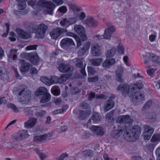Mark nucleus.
<instances>
[{
	"instance_id": "obj_1",
	"label": "nucleus",
	"mask_w": 160,
	"mask_h": 160,
	"mask_svg": "<svg viewBox=\"0 0 160 160\" xmlns=\"http://www.w3.org/2000/svg\"><path fill=\"white\" fill-rule=\"evenodd\" d=\"M118 123H126V127H124L117 133V136H120L122 134L128 141L134 142L138 138V135L141 133L140 129L139 126L135 125L132 128V131H131V124L132 120L128 115L122 116L118 117L116 120Z\"/></svg>"
},
{
	"instance_id": "obj_2",
	"label": "nucleus",
	"mask_w": 160,
	"mask_h": 160,
	"mask_svg": "<svg viewBox=\"0 0 160 160\" xmlns=\"http://www.w3.org/2000/svg\"><path fill=\"white\" fill-rule=\"evenodd\" d=\"M142 83L140 82H135L131 84L129 86L125 85H121L117 88L118 90L123 91V94L125 97L128 95L130 98L132 102L137 105L140 103L144 99L143 95L141 94L138 90L143 87Z\"/></svg>"
},
{
	"instance_id": "obj_3",
	"label": "nucleus",
	"mask_w": 160,
	"mask_h": 160,
	"mask_svg": "<svg viewBox=\"0 0 160 160\" xmlns=\"http://www.w3.org/2000/svg\"><path fill=\"white\" fill-rule=\"evenodd\" d=\"M28 5L31 6L35 9L39 7H45V11L47 13L52 15L53 11L55 8L54 4L51 2H46L43 0H40L38 2L32 0L29 1L28 2Z\"/></svg>"
},
{
	"instance_id": "obj_4",
	"label": "nucleus",
	"mask_w": 160,
	"mask_h": 160,
	"mask_svg": "<svg viewBox=\"0 0 160 160\" xmlns=\"http://www.w3.org/2000/svg\"><path fill=\"white\" fill-rule=\"evenodd\" d=\"M141 58L148 67H158L160 65V58L154 54L147 52L145 55H142Z\"/></svg>"
},
{
	"instance_id": "obj_5",
	"label": "nucleus",
	"mask_w": 160,
	"mask_h": 160,
	"mask_svg": "<svg viewBox=\"0 0 160 160\" xmlns=\"http://www.w3.org/2000/svg\"><path fill=\"white\" fill-rule=\"evenodd\" d=\"M19 91L18 98L22 104H27L29 101L31 92L28 90L27 86L22 85L19 86Z\"/></svg>"
},
{
	"instance_id": "obj_6",
	"label": "nucleus",
	"mask_w": 160,
	"mask_h": 160,
	"mask_svg": "<svg viewBox=\"0 0 160 160\" xmlns=\"http://www.w3.org/2000/svg\"><path fill=\"white\" fill-rule=\"evenodd\" d=\"M47 29V27L44 24L41 23L38 25L37 28L34 25H30L28 27V31L30 33H35L37 38H43Z\"/></svg>"
},
{
	"instance_id": "obj_7",
	"label": "nucleus",
	"mask_w": 160,
	"mask_h": 160,
	"mask_svg": "<svg viewBox=\"0 0 160 160\" xmlns=\"http://www.w3.org/2000/svg\"><path fill=\"white\" fill-rule=\"evenodd\" d=\"M21 55L22 58L28 61L33 64L36 65L39 61V59L36 52L28 53L23 52Z\"/></svg>"
},
{
	"instance_id": "obj_8",
	"label": "nucleus",
	"mask_w": 160,
	"mask_h": 160,
	"mask_svg": "<svg viewBox=\"0 0 160 160\" xmlns=\"http://www.w3.org/2000/svg\"><path fill=\"white\" fill-rule=\"evenodd\" d=\"M74 29L75 32L80 36L83 42L87 40L88 37L85 34L86 30L83 26L79 25H75Z\"/></svg>"
},
{
	"instance_id": "obj_9",
	"label": "nucleus",
	"mask_w": 160,
	"mask_h": 160,
	"mask_svg": "<svg viewBox=\"0 0 160 160\" xmlns=\"http://www.w3.org/2000/svg\"><path fill=\"white\" fill-rule=\"evenodd\" d=\"M30 135L28 134L27 130H22L18 132L17 134L13 137V140L20 141L28 138Z\"/></svg>"
},
{
	"instance_id": "obj_10",
	"label": "nucleus",
	"mask_w": 160,
	"mask_h": 160,
	"mask_svg": "<svg viewBox=\"0 0 160 160\" xmlns=\"http://www.w3.org/2000/svg\"><path fill=\"white\" fill-rule=\"evenodd\" d=\"M67 32V30L66 29L57 28L53 29L50 34L52 38L56 39L62 33Z\"/></svg>"
},
{
	"instance_id": "obj_11",
	"label": "nucleus",
	"mask_w": 160,
	"mask_h": 160,
	"mask_svg": "<svg viewBox=\"0 0 160 160\" xmlns=\"http://www.w3.org/2000/svg\"><path fill=\"white\" fill-rule=\"evenodd\" d=\"M78 20L77 17L70 18L68 19L64 18L60 21V24L62 26L67 28L69 25L75 23Z\"/></svg>"
},
{
	"instance_id": "obj_12",
	"label": "nucleus",
	"mask_w": 160,
	"mask_h": 160,
	"mask_svg": "<svg viewBox=\"0 0 160 160\" xmlns=\"http://www.w3.org/2000/svg\"><path fill=\"white\" fill-rule=\"evenodd\" d=\"M84 126L90 128L92 132L95 134L101 136L104 134L103 130L101 127L94 125L90 127V125H89V124H88L87 126L85 125Z\"/></svg>"
},
{
	"instance_id": "obj_13",
	"label": "nucleus",
	"mask_w": 160,
	"mask_h": 160,
	"mask_svg": "<svg viewBox=\"0 0 160 160\" xmlns=\"http://www.w3.org/2000/svg\"><path fill=\"white\" fill-rule=\"evenodd\" d=\"M19 68L21 72H28L31 67V65L28 62L23 60L19 61Z\"/></svg>"
},
{
	"instance_id": "obj_14",
	"label": "nucleus",
	"mask_w": 160,
	"mask_h": 160,
	"mask_svg": "<svg viewBox=\"0 0 160 160\" xmlns=\"http://www.w3.org/2000/svg\"><path fill=\"white\" fill-rule=\"evenodd\" d=\"M53 134V132H51L42 135L35 136L33 137V140L35 141L39 142L50 139Z\"/></svg>"
},
{
	"instance_id": "obj_15",
	"label": "nucleus",
	"mask_w": 160,
	"mask_h": 160,
	"mask_svg": "<svg viewBox=\"0 0 160 160\" xmlns=\"http://www.w3.org/2000/svg\"><path fill=\"white\" fill-rule=\"evenodd\" d=\"M144 131L142 133V136L146 140H149L152 134L154 132V129L147 125L144 126Z\"/></svg>"
},
{
	"instance_id": "obj_16",
	"label": "nucleus",
	"mask_w": 160,
	"mask_h": 160,
	"mask_svg": "<svg viewBox=\"0 0 160 160\" xmlns=\"http://www.w3.org/2000/svg\"><path fill=\"white\" fill-rule=\"evenodd\" d=\"M151 141L154 143V145H149V148L150 149L153 150L156 145L160 141V134H154L152 136Z\"/></svg>"
},
{
	"instance_id": "obj_17",
	"label": "nucleus",
	"mask_w": 160,
	"mask_h": 160,
	"mask_svg": "<svg viewBox=\"0 0 160 160\" xmlns=\"http://www.w3.org/2000/svg\"><path fill=\"white\" fill-rule=\"evenodd\" d=\"M91 53L95 56H99L101 54V48L98 44H93L91 47Z\"/></svg>"
},
{
	"instance_id": "obj_18",
	"label": "nucleus",
	"mask_w": 160,
	"mask_h": 160,
	"mask_svg": "<svg viewBox=\"0 0 160 160\" xmlns=\"http://www.w3.org/2000/svg\"><path fill=\"white\" fill-rule=\"evenodd\" d=\"M37 118H31L24 123L25 127L27 128H30L33 127L37 123Z\"/></svg>"
},
{
	"instance_id": "obj_19",
	"label": "nucleus",
	"mask_w": 160,
	"mask_h": 160,
	"mask_svg": "<svg viewBox=\"0 0 160 160\" xmlns=\"http://www.w3.org/2000/svg\"><path fill=\"white\" fill-rule=\"evenodd\" d=\"M101 117L98 113L96 112H93L91 119L88 121V124L90 125L91 123H97L101 120Z\"/></svg>"
},
{
	"instance_id": "obj_20",
	"label": "nucleus",
	"mask_w": 160,
	"mask_h": 160,
	"mask_svg": "<svg viewBox=\"0 0 160 160\" xmlns=\"http://www.w3.org/2000/svg\"><path fill=\"white\" fill-rule=\"evenodd\" d=\"M17 49H12L10 51V53L8 54V61L11 62L12 60H16L18 57V54L17 53Z\"/></svg>"
},
{
	"instance_id": "obj_21",
	"label": "nucleus",
	"mask_w": 160,
	"mask_h": 160,
	"mask_svg": "<svg viewBox=\"0 0 160 160\" xmlns=\"http://www.w3.org/2000/svg\"><path fill=\"white\" fill-rule=\"evenodd\" d=\"M16 32L20 38L25 39L28 38L30 37V35L29 34L20 28H18L16 29Z\"/></svg>"
},
{
	"instance_id": "obj_22",
	"label": "nucleus",
	"mask_w": 160,
	"mask_h": 160,
	"mask_svg": "<svg viewBox=\"0 0 160 160\" xmlns=\"http://www.w3.org/2000/svg\"><path fill=\"white\" fill-rule=\"evenodd\" d=\"M86 25L89 27H96L98 25L97 22L91 17L88 18L85 22Z\"/></svg>"
},
{
	"instance_id": "obj_23",
	"label": "nucleus",
	"mask_w": 160,
	"mask_h": 160,
	"mask_svg": "<svg viewBox=\"0 0 160 160\" xmlns=\"http://www.w3.org/2000/svg\"><path fill=\"white\" fill-rule=\"evenodd\" d=\"M66 34L67 36L73 37L75 39L78 47L80 46L82 44V41L80 38L76 35H75L74 33L70 32H67Z\"/></svg>"
},
{
	"instance_id": "obj_24",
	"label": "nucleus",
	"mask_w": 160,
	"mask_h": 160,
	"mask_svg": "<svg viewBox=\"0 0 160 160\" xmlns=\"http://www.w3.org/2000/svg\"><path fill=\"white\" fill-rule=\"evenodd\" d=\"M58 69L61 72H68L70 70V68L67 65L62 63H60L59 62H58Z\"/></svg>"
},
{
	"instance_id": "obj_25",
	"label": "nucleus",
	"mask_w": 160,
	"mask_h": 160,
	"mask_svg": "<svg viewBox=\"0 0 160 160\" xmlns=\"http://www.w3.org/2000/svg\"><path fill=\"white\" fill-rule=\"evenodd\" d=\"M40 79L42 82L48 86L51 85L54 83H57V82H54L52 81V78L51 79L44 76L41 77Z\"/></svg>"
},
{
	"instance_id": "obj_26",
	"label": "nucleus",
	"mask_w": 160,
	"mask_h": 160,
	"mask_svg": "<svg viewBox=\"0 0 160 160\" xmlns=\"http://www.w3.org/2000/svg\"><path fill=\"white\" fill-rule=\"evenodd\" d=\"M123 70V68L121 67L116 71V78L118 81L120 82H122L123 81V79L122 77V74Z\"/></svg>"
},
{
	"instance_id": "obj_27",
	"label": "nucleus",
	"mask_w": 160,
	"mask_h": 160,
	"mask_svg": "<svg viewBox=\"0 0 160 160\" xmlns=\"http://www.w3.org/2000/svg\"><path fill=\"white\" fill-rule=\"evenodd\" d=\"M48 90L44 87H40L36 91L35 94L36 96L44 95L48 93Z\"/></svg>"
},
{
	"instance_id": "obj_28",
	"label": "nucleus",
	"mask_w": 160,
	"mask_h": 160,
	"mask_svg": "<svg viewBox=\"0 0 160 160\" xmlns=\"http://www.w3.org/2000/svg\"><path fill=\"white\" fill-rule=\"evenodd\" d=\"M61 43L63 45H75V44L73 40L72 39L69 38H65L62 39Z\"/></svg>"
},
{
	"instance_id": "obj_29",
	"label": "nucleus",
	"mask_w": 160,
	"mask_h": 160,
	"mask_svg": "<svg viewBox=\"0 0 160 160\" xmlns=\"http://www.w3.org/2000/svg\"><path fill=\"white\" fill-rule=\"evenodd\" d=\"M90 46V42H87L85 44L83 47L79 50L78 52V54L80 56L83 55L87 50H88Z\"/></svg>"
},
{
	"instance_id": "obj_30",
	"label": "nucleus",
	"mask_w": 160,
	"mask_h": 160,
	"mask_svg": "<svg viewBox=\"0 0 160 160\" xmlns=\"http://www.w3.org/2000/svg\"><path fill=\"white\" fill-rule=\"evenodd\" d=\"M18 2V8L20 10H23L26 7V2L27 0H16Z\"/></svg>"
},
{
	"instance_id": "obj_31",
	"label": "nucleus",
	"mask_w": 160,
	"mask_h": 160,
	"mask_svg": "<svg viewBox=\"0 0 160 160\" xmlns=\"http://www.w3.org/2000/svg\"><path fill=\"white\" fill-rule=\"evenodd\" d=\"M110 52L109 51H108L106 54V60L103 63V67L105 68H108L110 66Z\"/></svg>"
},
{
	"instance_id": "obj_32",
	"label": "nucleus",
	"mask_w": 160,
	"mask_h": 160,
	"mask_svg": "<svg viewBox=\"0 0 160 160\" xmlns=\"http://www.w3.org/2000/svg\"><path fill=\"white\" fill-rule=\"evenodd\" d=\"M51 98L50 94L49 93H46L43 95V96L40 100V102L41 103H46L49 101Z\"/></svg>"
},
{
	"instance_id": "obj_33",
	"label": "nucleus",
	"mask_w": 160,
	"mask_h": 160,
	"mask_svg": "<svg viewBox=\"0 0 160 160\" xmlns=\"http://www.w3.org/2000/svg\"><path fill=\"white\" fill-rule=\"evenodd\" d=\"M37 108L31 107V108H25L24 109V112L27 115H32L33 112L35 111Z\"/></svg>"
},
{
	"instance_id": "obj_34",
	"label": "nucleus",
	"mask_w": 160,
	"mask_h": 160,
	"mask_svg": "<svg viewBox=\"0 0 160 160\" xmlns=\"http://www.w3.org/2000/svg\"><path fill=\"white\" fill-rule=\"evenodd\" d=\"M52 93L55 96H58L60 94V91L58 87L55 86L53 87L51 89Z\"/></svg>"
},
{
	"instance_id": "obj_35",
	"label": "nucleus",
	"mask_w": 160,
	"mask_h": 160,
	"mask_svg": "<svg viewBox=\"0 0 160 160\" xmlns=\"http://www.w3.org/2000/svg\"><path fill=\"white\" fill-rule=\"evenodd\" d=\"M117 51L119 54H123L124 52V48L121 43H119L117 47Z\"/></svg>"
},
{
	"instance_id": "obj_36",
	"label": "nucleus",
	"mask_w": 160,
	"mask_h": 160,
	"mask_svg": "<svg viewBox=\"0 0 160 160\" xmlns=\"http://www.w3.org/2000/svg\"><path fill=\"white\" fill-rule=\"evenodd\" d=\"M102 62V60L101 58H98L92 59L91 61V63L93 65L97 66L100 65Z\"/></svg>"
},
{
	"instance_id": "obj_37",
	"label": "nucleus",
	"mask_w": 160,
	"mask_h": 160,
	"mask_svg": "<svg viewBox=\"0 0 160 160\" xmlns=\"http://www.w3.org/2000/svg\"><path fill=\"white\" fill-rule=\"evenodd\" d=\"M95 98L98 99H102L104 98V96L102 94L95 95V94L93 92H91L89 94V98Z\"/></svg>"
},
{
	"instance_id": "obj_38",
	"label": "nucleus",
	"mask_w": 160,
	"mask_h": 160,
	"mask_svg": "<svg viewBox=\"0 0 160 160\" xmlns=\"http://www.w3.org/2000/svg\"><path fill=\"white\" fill-rule=\"evenodd\" d=\"M103 36L105 39H109L110 38V29L109 28L105 30Z\"/></svg>"
},
{
	"instance_id": "obj_39",
	"label": "nucleus",
	"mask_w": 160,
	"mask_h": 160,
	"mask_svg": "<svg viewBox=\"0 0 160 160\" xmlns=\"http://www.w3.org/2000/svg\"><path fill=\"white\" fill-rule=\"evenodd\" d=\"M80 106L82 108H87L88 109V112L87 114L89 115L91 113L90 109L89 108V106L88 105L86 102H82L80 104Z\"/></svg>"
},
{
	"instance_id": "obj_40",
	"label": "nucleus",
	"mask_w": 160,
	"mask_h": 160,
	"mask_svg": "<svg viewBox=\"0 0 160 160\" xmlns=\"http://www.w3.org/2000/svg\"><path fill=\"white\" fill-rule=\"evenodd\" d=\"M157 37V33L154 32L149 36V40L150 42H153L155 41Z\"/></svg>"
},
{
	"instance_id": "obj_41",
	"label": "nucleus",
	"mask_w": 160,
	"mask_h": 160,
	"mask_svg": "<svg viewBox=\"0 0 160 160\" xmlns=\"http://www.w3.org/2000/svg\"><path fill=\"white\" fill-rule=\"evenodd\" d=\"M8 108H11L14 112H18L20 111V110L17 108L15 106L12 104L10 103L8 104Z\"/></svg>"
},
{
	"instance_id": "obj_42",
	"label": "nucleus",
	"mask_w": 160,
	"mask_h": 160,
	"mask_svg": "<svg viewBox=\"0 0 160 160\" xmlns=\"http://www.w3.org/2000/svg\"><path fill=\"white\" fill-rule=\"evenodd\" d=\"M136 73H135L133 76V78L138 79L139 81H140L143 78V77L140 75L138 72L137 70L135 71Z\"/></svg>"
},
{
	"instance_id": "obj_43",
	"label": "nucleus",
	"mask_w": 160,
	"mask_h": 160,
	"mask_svg": "<svg viewBox=\"0 0 160 160\" xmlns=\"http://www.w3.org/2000/svg\"><path fill=\"white\" fill-rule=\"evenodd\" d=\"M157 68H155V69L153 68H151L147 70V73L149 75L151 76H152L155 71L157 70Z\"/></svg>"
},
{
	"instance_id": "obj_44",
	"label": "nucleus",
	"mask_w": 160,
	"mask_h": 160,
	"mask_svg": "<svg viewBox=\"0 0 160 160\" xmlns=\"http://www.w3.org/2000/svg\"><path fill=\"white\" fill-rule=\"evenodd\" d=\"M76 60L77 62L75 64L76 66L78 68H81L83 66L82 60L79 59H77Z\"/></svg>"
},
{
	"instance_id": "obj_45",
	"label": "nucleus",
	"mask_w": 160,
	"mask_h": 160,
	"mask_svg": "<svg viewBox=\"0 0 160 160\" xmlns=\"http://www.w3.org/2000/svg\"><path fill=\"white\" fill-rule=\"evenodd\" d=\"M88 74L89 75L92 76L94 75L95 72V71L94 70L93 68L90 67H88Z\"/></svg>"
},
{
	"instance_id": "obj_46",
	"label": "nucleus",
	"mask_w": 160,
	"mask_h": 160,
	"mask_svg": "<svg viewBox=\"0 0 160 160\" xmlns=\"http://www.w3.org/2000/svg\"><path fill=\"white\" fill-rule=\"evenodd\" d=\"M37 46L36 45H32L27 46L26 48V50H36L37 48Z\"/></svg>"
},
{
	"instance_id": "obj_47",
	"label": "nucleus",
	"mask_w": 160,
	"mask_h": 160,
	"mask_svg": "<svg viewBox=\"0 0 160 160\" xmlns=\"http://www.w3.org/2000/svg\"><path fill=\"white\" fill-rule=\"evenodd\" d=\"M155 153L156 155L157 156V160H160V147L156 148Z\"/></svg>"
},
{
	"instance_id": "obj_48",
	"label": "nucleus",
	"mask_w": 160,
	"mask_h": 160,
	"mask_svg": "<svg viewBox=\"0 0 160 160\" xmlns=\"http://www.w3.org/2000/svg\"><path fill=\"white\" fill-rule=\"evenodd\" d=\"M154 86H155V88L157 89H160V80H158L157 81H154L153 84Z\"/></svg>"
},
{
	"instance_id": "obj_49",
	"label": "nucleus",
	"mask_w": 160,
	"mask_h": 160,
	"mask_svg": "<svg viewBox=\"0 0 160 160\" xmlns=\"http://www.w3.org/2000/svg\"><path fill=\"white\" fill-rule=\"evenodd\" d=\"M110 109V102L108 101V102L105 104L104 106V109L105 111H107Z\"/></svg>"
},
{
	"instance_id": "obj_50",
	"label": "nucleus",
	"mask_w": 160,
	"mask_h": 160,
	"mask_svg": "<svg viewBox=\"0 0 160 160\" xmlns=\"http://www.w3.org/2000/svg\"><path fill=\"white\" fill-rule=\"evenodd\" d=\"M28 12V11H26V10L23 11H19L17 10H15L14 11V13L17 15L19 14H25L27 13Z\"/></svg>"
},
{
	"instance_id": "obj_51",
	"label": "nucleus",
	"mask_w": 160,
	"mask_h": 160,
	"mask_svg": "<svg viewBox=\"0 0 160 160\" xmlns=\"http://www.w3.org/2000/svg\"><path fill=\"white\" fill-rule=\"evenodd\" d=\"M70 8L74 12H76L79 11L78 8L74 5H70Z\"/></svg>"
},
{
	"instance_id": "obj_52",
	"label": "nucleus",
	"mask_w": 160,
	"mask_h": 160,
	"mask_svg": "<svg viewBox=\"0 0 160 160\" xmlns=\"http://www.w3.org/2000/svg\"><path fill=\"white\" fill-rule=\"evenodd\" d=\"M58 10L60 12L63 13H65L67 11V7L65 6H62L59 8L58 9Z\"/></svg>"
},
{
	"instance_id": "obj_53",
	"label": "nucleus",
	"mask_w": 160,
	"mask_h": 160,
	"mask_svg": "<svg viewBox=\"0 0 160 160\" xmlns=\"http://www.w3.org/2000/svg\"><path fill=\"white\" fill-rule=\"evenodd\" d=\"M98 80V77L97 76H96L93 77L89 78H88V81L89 82H95Z\"/></svg>"
},
{
	"instance_id": "obj_54",
	"label": "nucleus",
	"mask_w": 160,
	"mask_h": 160,
	"mask_svg": "<svg viewBox=\"0 0 160 160\" xmlns=\"http://www.w3.org/2000/svg\"><path fill=\"white\" fill-rule=\"evenodd\" d=\"M37 152L39 154L40 158L42 160H43L46 158L47 156L45 154L39 153L40 151H37Z\"/></svg>"
},
{
	"instance_id": "obj_55",
	"label": "nucleus",
	"mask_w": 160,
	"mask_h": 160,
	"mask_svg": "<svg viewBox=\"0 0 160 160\" xmlns=\"http://www.w3.org/2000/svg\"><path fill=\"white\" fill-rule=\"evenodd\" d=\"M46 113V112L44 111H42L41 112H37L35 113V115L38 117H41Z\"/></svg>"
},
{
	"instance_id": "obj_56",
	"label": "nucleus",
	"mask_w": 160,
	"mask_h": 160,
	"mask_svg": "<svg viewBox=\"0 0 160 160\" xmlns=\"http://www.w3.org/2000/svg\"><path fill=\"white\" fill-rule=\"evenodd\" d=\"M85 16L86 15L85 13L83 12H82L78 16H77L76 17L78 18V17H79V19L82 20L84 19Z\"/></svg>"
},
{
	"instance_id": "obj_57",
	"label": "nucleus",
	"mask_w": 160,
	"mask_h": 160,
	"mask_svg": "<svg viewBox=\"0 0 160 160\" xmlns=\"http://www.w3.org/2000/svg\"><path fill=\"white\" fill-rule=\"evenodd\" d=\"M129 57L128 55H125L123 58V60L124 63L127 65L128 60L129 59Z\"/></svg>"
},
{
	"instance_id": "obj_58",
	"label": "nucleus",
	"mask_w": 160,
	"mask_h": 160,
	"mask_svg": "<svg viewBox=\"0 0 160 160\" xmlns=\"http://www.w3.org/2000/svg\"><path fill=\"white\" fill-rule=\"evenodd\" d=\"M4 52L2 49L0 47V60L2 59V58L4 56Z\"/></svg>"
},
{
	"instance_id": "obj_59",
	"label": "nucleus",
	"mask_w": 160,
	"mask_h": 160,
	"mask_svg": "<svg viewBox=\"0 0 160 160\" xmlns=\"http://www.w3.org/2000/svg\"><path fill=\"white\" fill-rule=\"evenodd\" d=\"M6 70L3 67H0V75L1 76L5 74Z\"/></svg>"
},
{
	"instance_id": "obj_60",
	"label": "nucleus",
	"mask_w": 160,
	"mask_h": 160,
	"mask_svg": "<svg viewBox=\"0 0 160 160\" xmlns=\"http://www.w3.org/2000/svg\"><path fill=\"white\" fill-rule=\"evenodd\" d=\"M6 102V100L5 97L0 98V104H4Z\"/></svg>"
},
{
	"instance_id": "obj_61",
	"label": "nucleus",
	"mask_w": 160,
	"mask_h": 160,
	"mask_svg": "<svg viewBox=\"0 0 160 160\" xmlns=\"http://www.w3.org/2000/svg\"><path fill=\"white\" fill-rule=\"evenodd\" d=\"M84 154L86 155V156H90L92 154V152L90 150H88L84 151L83 152Z\"/></svg>"
},
{
	"instance_id": "obj_62",
	"label": "nucleus",
	"mask_w": 160,
	"mask_h": 160,
	"mask_svg": "<svg viewBox=\"0 0 160 160\" xmlns=\"http://www.w3.org/2000/svg\"><path fill=\"white\" fill-rule=\"evenodd\" d=\"M30 72L32 74H36L38 72V71L36 68H32L30 70Z\"/></svg>"
},
{
	"instance_id": "obj_63",
	"label": "nucleus",
	"mask_w": 160,
	"mask_h": 160,
	"mask_svg": "<svg viewBox=\"0 0 160 160\" xmlns=\"http://www.w3.org/2000/svg\"><path fill=\"white\" fill-rule=\"evenodd\" d=\"M103 35H98L94 37L95 40H99L103 38Z\"/></svg>"
},
{
	"instance_id": "obj_64",
	"label": "nucleus",
	"mask_w": 160,
	"mask_h": 160,
	"mask_svg": "<svg viewBox=\"0 0 160 160\" xmlns=\"http://www.w3.org/2000/svg\"><path fill=\"white\" fill-rule=\"evenodd\" d=\"M67 79V77L65 75H63L61 76L60 78V80H62L63 82H65Z\"/></svg>"
}]
</instances>
